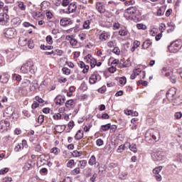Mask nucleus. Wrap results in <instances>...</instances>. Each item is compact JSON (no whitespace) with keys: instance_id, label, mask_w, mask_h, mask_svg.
Here are the masks:
<instances>
[{"instance_id":"11","label":"nucleus","mask_w":182,"mask_h":182,"mask_svg":"<svg viewBox=\"0 0 182 182\" xmlns=\"http://www.w3.org/2000/svg\"><path fill=\"white\" fill-rule=\"evenodd\" d=\"M96 9L100 12V14H105L106 9H105V5L102 2H97L96 4Z\"/></svg>"},{"instance_id":"43","label":"nucleus","mask_w":182,"mask_h":182,"mask_svg":"<svg viewBox=\"0 0 182 182\" xmlns=\"http://www.w3.org/2000/svg\"><path fill=\"white\" fill-rule=\"evenodd\" d=\"M72 155L74 157H80V156H82V151H79L77 150L73 151Z\"/></svg>"},{"instance_id":"22","label":"nucleus","mask_w":182,"mask_h":182,"mask_svg":"<svg viewBox=\"0 0 182 182\" xmlns=\"http://www.w3.org/2000/svg\"><path fill=\"white\" fill-rule=\"evenodd\" d=\"M21 22L22 21L21 20V18L16 17L11 20V25H13L14 26H18V25H21Z\"/></svg>"},{"instance_id":"54","label":"nucleus","mask_w":182,"mask_h":182,"mask_svg":"<svg viewBox=\"0 0 182 182\" xmlns=\"http://www.w3.org/2000/svg\"><path fill=\"white\" fill-rule=\"evenodd\" d=\"M62 70H63L64 75H69L70 73V69H69L66 67L63 68Z\"/></svg>"},{"instance_id":"35","label":"nucleus","mask_w":182,"mask_h":182,"mask_svg":"<svg viewBox=\"0 0 182 182\" xmlns=\"http://www.w3.org/2000/svg\"><path fill=\"white\" fill-rule=\"evenodd\" d=\"M75 166V160L70 159L68 163H67V167L69 168H73Z\"/></svg>"},{"instance_id":"49","label":"nucleus","mask_w":182,"mask_h":182,"mask_svg":"<svg viewBox=\"0 0 182 182\" xmlns=\"http://www.w3.org/2000/svg\"><path fill=\"white\" fill-rule=\"evenodd\" d=\"M136 28L138 29H143V31H145V29H147V26L144 24H141V23H138L136 25Z\"/></svg>"},{"instance_id":"57","label":"nucleus","mask_w":182,"mask_h":182,"mask_svg":"<svg viewBox=\"0 0 182 182\" xmlns=\"http://www.w3.org/2000/svg\"><path fill=\"white\" fill-rule=\"evenodd\" d=\"M44 120H45V116H43V115H39L38 119V122L40 124H42V123L43 122Z\"/></svg>"},{"instance_id":"30","label":"nucleus","mask_w":182,"mask_h":182,"mask_svg":"<svg viewBox=\"0 0 182 182\" xmlns=\"http://www.w3.org/2000/svg\"><path fill=\"white\" fill-rule=\"evenodd\" d=\"M41 6L42 11H44L45 12V11L48 9V6H49V2L44 1L41 3Z\"/></svg>"},{"instance_id":"32","label":"nucleus","mask_w":182,"mask_h":182,"mask_svg":"<svg viewBox=\"0 0 182 182\" xmlns=\"http://www.w3.org/2000/svg\"><path fill=\"white\" fill-rule=\"evenodd\" d=\"M108 48H115L117 46V43L116 42V40L110 41L107 43Z\"/></svg>"},{"instance_id":"8","label":"nucleus","mask_w":182,"mask_h":182,"mask_svg":"<svg viewBox=\"0 0 182 182\" xmlns=\"http://www.w3.org/2000/svg\"><path fill=\"white\" fill-rule=\"evenodd\" d=\"M77 8V7L76 6V4L72 3L68 6V11H65V10H62V12H63V14H73V12H76Z\"/></svg>"},{"instance_id":"7","label":"nucleus","mask_w":182,"mask_h":182,"mask_svg":"<svg viewBox=\"0 0 182 182\" xmlns=\"http://www.w3.org/2000/svg\"><path fill=\"white\" fill-rule=\"evenodd\" d=\"M55 105L62 106L66 102V97L63 95H57L54 100Z\"/></svg>"},{"instance_id":"59","label":"nucleus","mask_w":182,"mask_h":182,"mask_svg":"<svg viewBox=\"0 0 182 182\" xmlns=\"http://www.w3.org/2000/svg\"><path fill=\"white\" fill-rule=\"evenodd\" d=\"M108 71L109 73H114L116 71V67L114 65H112L110 68H108Z\"/></svg>"},{"instance_id":"37","label":"nucleus","mask_w":182,"mask_h":182,"mask_svg":"<svg viewBox=\"0 0 182 182\" xmlns=\"http://www.w3.org/2000/svg\"><path fill=\"white\" fill-rule=\"evenodd\" d=\"M12 79H13V80H16L17 82H21V80H22V77H21V75H19L18 74H14L12 76Z\"/></svg>"},{"instance_id":"61","label":"nucleus","mask_w":182,"mask_h":182,"mask_svg":"<svg viewBox=\"0 0 182 182\" xmlns=\"http://www.w3.org/2000/svg\"><path fill=\"white\" fill-rule=\"evenodd\" d=\"M96 144H97V146H103V139H98L96 141Z\"/></svg>"},{"instance_id":"47","label":"nucleus","mask_w":182,"mask_h":182,"mask_svg":"<svg viewBox=\"0 0 182 182\" xmlns=\"http://www.w3.org/2000/svg\"><path fill=\"white\" fill-rule=\"evenodd\" d=\"M27 43L29 49H33V48H35V44H33V41L29 40L28 41H27Z\"/></svg>"},{"instance_id":"9","label":"nucleus","mask_w":182,"mask_h":182,"mask_svg":"<svg viewBox=\"0 0 182 182\" xmlns=\"http://www.w3.org/2000/svg\"><path fill=\"white\" fill-rule=\"evenodd\" d=\"M150 136L155 140V141H159L160 139V132L159 130L152 129L150 132Z\"/></svg>"},{"instance_id":"39","label":"nucleus","mask_w":182,"mask_h":182,"mask_svg":"<svg viewBox=\"0 0 182 182\" xmlns=\"http://www.w3.org/2000/svg\"><path fill=\"white\" fill-rule=\"evenodd\" d=\"M18 6L21 11H25L26 9V6L22 1L18 2Z\"/></svg>"},{"instance_id":"26","label":"nucleus","mask_w":182,"mask_h":182,"mask_svg":"<svg viewBox=\"0 0 182 182\" xmlns=\"http://www.w3.org/2000/svg\"><path fill=\"white\" fill-rule=\"evenodd\" d=\"M75 140H81V139H83V131L78 130L77 134L75 136Z\"/></svg>"},{"instance_id":"63","label":"nucleus","mask_w":182,"mask_h":182,"mask_svg":"<svg viewBox=\"0 0 182 182\" xmlns=\"http://www.w3.org/2000/svg\"><path fill=\"white\" fill-rule=\"evenodd\" d=\"M61 182H72V178H70V177H66L63 178Z\"/></svg>"},{"instance_id":"44","label":"nucleus","mask_w":182,"mask_h":182,"mask_svg":"<svg viewBox=\"0 0 182 182\" xmlns=\"http://www.w3.org/2000/svg\"><path fill=\"white\" fill-rule=\"evenodd\" d=\"M80 173V168L77 167L75 168V169H73L71 171V174H73V176H76L77 174H79Z\"/></svg>"},{"instance_id":"1","label":"nucleus","mask_w":182,"mask_h":182,"mask_svg":"<svg viewBox=\"0 0 182 182\" xmlns=\"http://www.w3.org/2000/svg\"><path fill=\"white\" fill-rule=\"evenodd\" d=\"M20 70L24 75H35L36 68H35V65H33V62L28 61L27 63L23 64L20 68Z\"/></svg>"},{"instance_id":"53","label":"nucleus","mask_w":182,"mask_h":182,"mask_svg":"<svg viewBox=\"0 0 182 182\" xmlns=\"http://www.w3.org/2000/svg\"><path fill=\"white\" fill-rule=\"evenodd\" d=\"M97 61V60L95 58L90 59V62L91 68H95V66H96Z\"/></svg>"},{"instance_id":"51","label":"nucleus","mask_w":182,"mask_h":182,"mask_svg":"<svg viewBox=\"0 0 182 182\" xmlns=\"http://www.w3.org/2000/svg\"><path fill=\"white\" fill-rule=\"evenodd\" d=\"M113 53H115V55H120V48L117 47V46L114 48L112 50Z\"/></svg>"},{"instance_id":"4","label":"nucleus","mask_w":182,"mask_h":182,"mask_svg":"<svg viewBox=\"0 0 182 182\" xmlns=\"http://www.w3.org/2000/svg\"><path fill=\"white\" fill-rule=\"evenodd\" d=\"M4 35L8 39H14L17 35L16 29L9 28L5 31Z\"/></svg>"},{"instance_id":"38","label":"nucleus","mask_w":182,"mask_h":182,"mask_svg":"<svg viewBox=\"0 0 182 182\" xmlns=\"http://www.w3.org/2000/svg\"><path fill=\"white\" fill-rule=\"evenodd\" d=\"M163 169V166H159V167H156L155 168L154 170H153V173L154 174H159L160 172L161 171V170Z\"/></svg>"},{"instance_id":"23","label":"nucleus","mask_w":182,"mask_h":182,"mask_svg":"<svg viewBox=\"0 0 182 182\" xmlns=\"http://www.w3.org/2000/svg\"><path fill=\"white\" fill-rule=\"evenodd\" d=\"M134 73H136L137 75L141 73L142 79H146V71H141L140 68H136L133 70Z\"/></svg>"},{"instance_id":"13","label":"nucleus","mask_w":182,"mask_h":182,"mask_svg":"<svg viewBox=\"0 0 182 182\" xmlns=\"http://www.w3.org/2000/svg\"><path fill=\"white\" fill-rule=\"evenodd\" d=\"M120 68H130L132 66V62L130 60L127 59L124 61V60H121L119 63Z\"/></svg>"},{"instance_id":"20","label":"nucleus","mask_w":182,"mask_h":182,"mask_svg":"<svg viewBox=\"0 0 182 182\" xmlns=\"http://www.w3.org/2000/svg\"><path fill=\"white\" fill-rule=\"evenodd\" d=\"M5 112L10 117V116H12L15 113V108L14 107H9L6 109Z\"/></svg>"},{"instance_id":"27","label":"nucleus","mask_w":182,"mask_h":182,"mask_svg":"<svg viewBox=\"0 0 182 182\" xmlns=\"http://www.w3.org/2000/svg\"><path fill=\"white\" fill-rule=\"evenodd\" d=\"M110 129V124H107L105 125H102L100 129V132L101 133H103V132H107Z\"/></svg>"},{"instance_id":"25","label":"nucleus","mask_w":182,"mask_h":182,"mask_svg":"<svg viewBox=\"0 0 182 182\" xmlns=\"http://www.w3.org/2000/svg\"><path fill=\"white\" fill-rule=\"evenodd\" d=\"M18 43L21 46H26V45H28V39L21 37L18 40Z\"/></svg>"},{"instance_id":"52","label":"nucleus","mask_w":182,"mask_h":182,"mask_svg":"<svg viewBox=\"0 0 182 182\" xmlns=\"http://www.w3.org/2000/svg\"><path fill=\"white\" fill-rule=\"evenodd\" d=\"M23 25L25 26V28H29V26H31L32 28H34V29H36V26L31 24L29 22H24Z\"/></svg>"},{"instance_id":"6","label":"nucleus","mask_w":182,"mask_h":182,"mask_svg":"<svg viewBox=\"0 0 182 182\" xmlns=\"http://www.w3.org/2000/svg\"><path fill=\"white\" fill-rule=\"evenodd\" d=\"M9 21V15L6 13L0 14V23L1 25H6Z\"/></svg>"},{"instance_id":"19","label":"nucleus","mask_w":182,"mask_h":182,"mask_svg":"<svg viewBox=\"0 0 182 182\" xmlns=\"http://www.w3.org/2000/svg\"><path fill=\"white\" fill-rule=\"evenodd\" d=\"M39 88V84L38 83V80H35L32 82L31 86H30V90L31 92H34L36 89Z\"/></svg>"},{"instance_id":"62","label":"nucleus","mask_w":182,"mask_h":182,"mask_svg":"<svg viewBox=\"0 0 182 182\" xmlns=\"http://www.w3.org/2000/svg\"><path fill=\"white\" fill-rule=\"evenodd\" d=\"M133 46L134 47V48H139V46H140V41H134V43H133Z\"/></svg>"},{"instance_id":"15","label":"nucleus","mask_w":182,"mask_h":182,"mask_svg":"<svg viewBox=\"0 0 182 182\" xmlns=\"http://www.w3.org/2000/svg\"><path fill=\"white\" fill-rule=\"evenodd\" d=\"M134 14H136V9L134 7H130L125 10L124 16H130L129 15H134Z\"/></svg>"},{"instance_id":"29","label":"nucleus","mask_w":182,"mask_h":182,"mask_svg":"<svg viewBox=\"0 0 182 182\" xmlns=\"http://www.w3.org/2000/svg\"><path fill=\"white\" fill-rule=\"evenodd\" d=\"M150 45H151V41L146 40L142 44V49H147V48L150 47Z\"/></svg>"},{"instance_id":"60","label":"nucleus","mask_w":182,"mask_h":182,"mask_svg":"<svg viewBox=\"0 0 182 182\" xmlns=\"http://www.w3.org/2000/svg\"><path fill=\"white\" fill-rule=\"evenodd\" d=\"M60 117H62V115L59 113L55 114L53 115L54 120H59V119H60Z\"/></svg>"},{"instance_id":"36","label":"nucleus","mask_w":182,"mask_h":182,"mask_svg":"<svg viewBox=\"0 0 182 182\" xmlns=\"http://www.w3.org/2000/svg\"><path fill=\"white\" fill-rule=\"evenodd\" d=\"M41 49H42L43 50H50L53 49V47L51 46L41 45Z\"/></svg>"},{"instance_id":"56","label":"nucleus","mask_w":182,"mask_h":182,"mask_svg":"<svg viewBox=\"0 0 182 182\" xmlns=\"http://www.w3.org/2000/svg\"><path fill=\"white\" fill-rule=\"evenodd\" d=\"M109 130L110 133H114L117 130V127L116 125H110Z\"/></svg>"},{"instance_id":"17","label":"nucleus","mask_w":182,"mask_h":182,"mask_svg":"<svg viewBox=\"0 0 182 182\" xmlns=\"http://www.w3.org/2000/svg\"><path fill=\"white\" fill-rule=\"evenodd\" d=\"M88 164L90 166H97L99 167V163L96 162V156L92 155L88 161Z\"/></svg>"},{"instance_id":"58","label":"nucleus","mask_w":182,"mask_h":182,"mask_svg":"<svg viewBox=\"0 0 182 182\" xmlns=\"http://www.w3.org/2000/svg\"><path fill=\"white\" fill-rule=\"evenodd\" d=\"M8 171H9V168H4V169L0 170V174L1 175L6 174V173H8Z\"/></svg>"},{"instance_id":"5","label":"nucleus","mask_w":182,"mask_h":182,"mask_svg":"<svg viewBox=\"0 0 182 182\" xmlns=\"http://www.w3.org/2000/svg\"><path fill=\"white\" fill-rule=\"evenodd\" d=\"M176 93H177V90L174 87H172L167 91L166 97L169 102H173L174 100V96H176Z\"/></svg>"},{"instance_id":"50","label":"nucleus","mask_w":182,"mask_h":182,"mask_svg":"<svg viewBox=\"0 0 182 182\" xmlns=\"http://www.w3.org/2000/svg\"><path fill=\"white\" fill-rule=\"evenodd\" d=\"M173 103H176V105H181L182 100H180V97H178L177 98H174V100L172 101Z\"/></svg>"},{"instance_id":"45","label":"nucleus","mask_w":182,"mask_h":182,"mask_svg":"<svg viewBox=\"0 0 182 182\" xmlns=\"http://www.w3.org/2000/svg\"><path fill=\"white\" fill-rule=\"evenodd\" d=\"M119 35H120V36H127V30H126V29H121L119 31Z\"/></svg>"},{"instance_id":"24","label":"nucleus","mask_w":182,"mask_h":182,"mask_svg":"<svg viewBox=\"0 0 182 182\" xmlns=\"http://www.w3.org/2000/svg\"><path fill=\"white\" fill-rule=\"evenodd\" d=\"M48 156L46 155H41L38 157V161H41L42 164H46L48 163Z\"/></svg>"},{"instance_id":"31","label":"nucleus","mask_w":182,"mask_h":182,"mask_svg":"<svg viewBox=\"0 0 182 182\" xmlns=\"http://www.w3.org/2000/svg\"><path fill=\"white\" fill-rule=\"evenodd\" d=\"M108 168L109 170H114V168L117 170V168H119V166L117 165V164L110 163L108 164Z\"/></svg>"},{"instance_id":"48","label":"nucleus","mask_w":182,"mask_h":182,"mask_svg":"<svg viewBox=\"0 0 182 182\" xmlns=\"http://www.w3.org/2000/svg\"><path fill=\"white\" fill-rule=\"evenodd\" d=\"M60 151V150L59 149H58L57 147H54V148L51 149V150H50V153H53L55 155L59 154Z\"/></svg>"},{"instance_id":"46","label":"nucleus","mask_w":182,"mask_h":182,"mask_svg":"<svg viewBox=\"0 0 182 182\" xmlns=\"http://www.w3.org/2000/svg\"><path fill=\"white\" fill-rule=\"evenodd\" d=\"M46 41L47 43H48V45H52V43H53V40H52L51 36H48L46 38Z\"/></svg>"},{"instance_id":"21","label":"nucleus","mask_w":182,"mask_h":182,"mask_svg":"<svg viewBox=\"0 0 182 182\" xmlns=\"http://www.w3.org/2000/svg\"><path fill=\"white\" fill-rule=\"evenodd\" d=\"M65 129H66L65 125H56L54 128V130H55L57 133H63V132H65Z\"/></svg>"},{"instance_id":"28","label":"nucleus","mask_w":182,"mask_h":182,"mask_svg":"<svg viewBox=\"0 0 182 182\" xmlns=\"http://www.w3.org/2000/svg\"><path fill=\"white\" fill-rule=\"evenodd\" d=\"M100 40L105 41H107V39H109V36L107 35V33H102L101 34H100Z\"/></svg>"},{"instance_id":"2","label":"nucleus","mask_w":182,"mask_h":182,"mask_svg":"<svg viewBox=\"0 0 182 182\" xmlns=\"http://www.w3.org/2000/svg\"><path fill=\"white\" fill-rule=\"evenodd\" d=\"M182 48V42L179 41H176L173 43H172L168 46V50L171 52V53H177L178 50H180Z\"/></svg>"},{"instance_id":"16","label":"nucleus","mask_w":182,"mask_h":182,"mask_svg":"<svg viewBox=\"0 0 182 182\" xmlns=\"http://www.w3.org/2000/svg\"><path fill=\"white\" fill-rule=\"evenodd\" d=\"M97 72L94 73L90 77V85H95L96 82H97Z\"/></svg>"},{"instance_id":"14","label":"nucleus","mask_w":182,"mask_h":182,"mask_svg":"<svg viewBox=\"0 0 182 182\" xmlns=\"http://www.w3.org/2000/svg\"><path fill=\"white\" fill-rule=\"evenodd\" d=\"M127 148L128 147L131 151L136 153L137 151V145L136 144H130L129 142H126Z\"/></svg>"},{"instance_id":"41","label":"nucleus","mask_w":182,"mask_h":182,"mask_svg":"<svg viewBox=\"0 0 182 182\" xmlns=\"http://www.w3.org/2000/svg\"><path fill=\"white\" fill-rule=\"evenodd\" d=\"M84 29H90V21L87 20L83 23Z\"/></svg>"},{"instance_id":"3","label":"nucleus","mask_w":182,"mask_h":182,"mask_svg":"<svg viewBox=\"0 0 182 182\" xmlns=\"http://www.w3.org/2000/svg\"><path fill=\"white\" fill-rule=\"evenodd\" d=\"M151 157L154 161H161V160H164V152L161 151H154Z\"/></svg>"},{"instance_id":"64","label":"nucleus","mask_w":182,"mask_h":182,"mask_svg":"<svg viewBox=\"0 0 182 182\" xmlns=\"http://www.w3.org/2000/svg\"><path fill=\"white\" fill-rule=\"evenodd\" d=\"M12 181V178L11 177H5L3 179V182H11Z\"/></svg>"},{"instance_id":"42","label":"nucleus","mask_w":182,"mask_h":182,"mask_svg":"<svg viewBox=\"0 0 182 182\" xmlns=\"http://www.w3.org/2000/svg\"><path fill=\"white\" fill-rule=\"evenodd\" d=\"M31 85V80H25L22 84L21 86L22 87H28V86H29Z\"/></svg>"},{"instance_id":"34","label":"nucleus","mask_w":182,"mask_h":182,"mask_svg":"<svg viewBox=\"0 0 182 182\" xmlns=\"http://www.w3.org/2000/svg\"><path fill=\"white\" fill-rule=\"evenodd\" d=\"M8 80H9V77H8V75H1L0 78V82L1 83H8Z\"/></svg>"},{"instance_id":"10","label":"nucleus","mask_w":182,"mask_h":182,"mask_svg":"<svg viewBox=\"0 0 182 182\" xmlns=\"http://www.w3.org/2000/svg\"><path fill=\"white\" fill-rule=\"evenodd\" d=\"M73 22L70 18H64L60 21V24L61 26H68V25H72Z\"/></svg>"},{"instance_id":"55","label":"nucleus","mask_w":182,"mask_h":182,"mask_svg":"<svg viewBox=\"0 0 182 182\" xmlns=\"http://www.w3.org/2000/svg\"><path fill=\"white\" fill-rule=\"evenodd\" d=\"M126 77H122L119 78V83H120V85H126Z\"/></svg>"},{"instance_id":"18","label":"nucleus","mask_w":182,"mask_h":182,"mask_svg":"<svg viewBox=\"0 0 182 182\" xmlns=\"http://www.w3.org/2000/svg\"><path fill=\"white\" fill-rule=\"evenodd\" d=\"M75 106H76V102L73 100H68L66 102H65V107L68 109H73V107H75Z\"/></svg>"},{"instance_id":"33","label":"nucleus","mask_w":182,"mask_h":182,"mask_svg":"<svg viewBox=\"0 0 182 182\" xmlns=\"http://www.w3.org/2000/svg\"><path fill=\"white\" fill-rule=\"evenodd\" d=\"M127 149V145H126V143L124 145H120L117 151V153H123V151H124V149Z\"/></svg>"},{"instance_id":"12","label":"nucleus","mask_w":182,"mask_h":182,"mask_svg":"<svg viewBox=\"0 0 182 182\" xmlns=\"http://www.w3.org/2000/svg\"><path fill=\"white\" fill-rule=\"evenodd\" d=\"M66 41H68L71 46H77V40L72 37L71 36H67L65 37Z\"/></svg>"},{"instance_id":"40","label":"nucleus","mask_w":182,"mask_h":182,"mask_svg":"<svg viewBox=\"0 0 182 182\" xmlns=\"http://www.w3.org/2000/svg\"><path fill=\"white\" fill-rule=\"evenodd\" d=\"M80 168H85L86 167V164H87V161L82 160L79 161Z\"/></svg>"}]
</instances>
